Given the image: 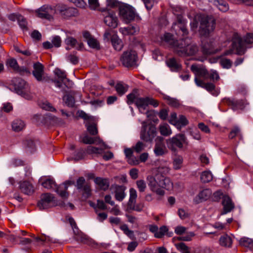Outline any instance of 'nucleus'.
Returning a JSON list of instances; mask_svg holds the SVG:
<instances>
[{"instance_id": "3c124183", "label": "nucleus", "mask_w": 253, "mask_h": 253, "mask_svg": "<svg viewBox=\"0 0 253 253\" xmlns=\"http://www.w3.org/2000/svg\"><path fill=\"white\" fill-rule=\"evenodd\" d=\"M6 65L15 71L18 69V67L19 66L16 60L14 58L8 59L6 62Z\"/></svg>"}, {"instance_id": "72a5a7b5", "label": "nucleus", "mask_w": 253, "mask_h": 253, "mask_svg": "<svg viewBox=\"0 0 253 253\" xmlns=\"http://www.w3.org/2000/svg\"><path fill=\"white\" fill-rule=\"evenodd\" d=\"M111 42L112 45L115 50L120 51L123 48V42L117 35H113L112 36Z\"/></svg>"}, {"instance_id": "20e7f679", "label": "nucleus", "mask_w": 253, "mask_h": 253, "mask_svg": "<svg viewBox=\"0 0 253 253\" xmlns=\"http://www.w3.org/2000/svg\"><path fill=\"white\" fill-rule=\"evenodd\" d=\"M74 182L71 181H67L62 185L56 187L55 181L51 179H46L42 182V185L43 187L50 189L52 188H56V192L63 198H67L68 196V194L67 192L68 186L73 184Z\"/></svg>"}, {"instance_id": "c9c22d12", "label": "nucleus", "mask_w": 253, "mask_h": 253, "mask_svg": "<svg viewBox=\"0 0 253 253\" xmlns=\"http://www.w3.org/2000/svg\"><path fill=\"white\" fill-rule=\"evenodd\" d=\"M239 244L242 247L249 249H253V240L247 237H243L239 240Z\"/></svg>"}, {"instance_id": "c03bdc74", "label": "nucleus", "mask_w": 253, "mask_h": 253, "mask_svg": "<svg viewBox=\"0 0 253 253\" xmlns=\"http://www.w3.org/2000/svg\"><path fill=\"white\" fill-rule=\"evenodd\" d=\"M115 88L118 93L122 95L126 92L128 86L125 84L119 83L116 84Z\"/></svg>"}, {"instance_id": "49530a36", "label": "nucleus", "mask_w": 253, "mask_h": 253, "mask_svg": "<svg viewBox=\"0 0 253 253\" xmlns=\"http://www.w3.org/2000/svg\"><path fill=\"white\" fill-rule=\"evenodd\" d=\"M120 229L124 232V234L127 235L131 239H134V235L133 231L132 230L129 229L126 224H124L121 225Z\"/></svg>"}, {"instance_id": "603ef678", "label": "nucleus", "mask_w": 253, "mask_h": 253, "mask_svg": "<svg viewBox=\"0 0 253 253\" xmlns=\"http://www.w3.org/2000/svg\"><path fill=\"white\" fill-rule=\"evenodd\" d=\"M139 97H137V95L136 94V92H135V91H133L132 93L127 95V104L129 105H130L133 103H134L135 104L136 100Z\"/></svg>"}, {"instance_id": "4be33fe9", "label": "nucleus", "mask_w": 253, "mask_h": 253, "mask_svg": "<svg viewBox=\"0 0 253 253\" xmlns=\"http://www.w3.org/2000/svg\"><path fill=\"white\" fill-rule=\"evenodd\" d=\"M74 238L77 241L89 245L92 244V240L78 228L76 230L74 229Z\"/></svg>"}, {"instance_id": "8fccbe9b", "label": "nucleus", "mask_w": 253, "mask_h": 253, "mask_svg": "<svg viewBox=\"0 0 253 253\" xmlns=\"http://www.w3.org/2000/svg\"><path fill=\"white\" fill-rule=\"evenodd\" d=\"M195 235V234L193 232H187L186 234L178 237V239L181 241H190Z\"/></svg>"}, {"instance_id": "ddd939ff", "label": "nucleus", "mask_w": 253, "mask_h": 253, "mask_svg": "<svg viewBox=\"0 0 253 253\" xmlns=\"http://www.w3.org/2000/svg\"><path fill=\"white\" fill-rule=\"evenodd\" d=\"M57 12H59L64 18L76 16L79 14L77 8L68 7L64 5H57Z\"/></svg>"}, {"instance_id": "aec40b11", "label": "nucleus", "mask_w": 253, "mask_h": 253, "mask_svg": "<svg viewBox=\"0 0 253 253\" xmlns=\"http://www.w3.org/2000/svg\"><path fill=\"white\" fill-rule=\"evenodd\" d=\"M191 70L194 73L195 77L204 79L208 78L209 72L203 66L194 64L191 66Z\"/></svg>"}, {"instance_id": "c756f323", "label": "nucleus", "mask_w": 253, "mask_h": 253, "mask_svg": "<svg viewBox=\"0 0 253 253\" xmlns=\"http://www.w3.org/2000/svg\"><path fill=\"white\" fill-rule=\"evenodd\" d=\"M95 184L102 190L105 191L109 187L110 183L109 180L101 177H96L94 179Z\"/></svg>"}, {"instance_id": "a211bd4d", "label": "nucleus", "mask_w": 253, "mask_h": 253, "mask_svg": "<svg viewBox=\"0 0 253 253\" xmlns=\"http://www.w3.org/2000/svg\"><path fill=\"white\" fill-rule=\"evenodd\" d=\"M232 45L233 49L236 50L237 54H242L244 53V43L238 34H235L234 35Z\"/></svg>"}, {"instance_id": "9b49d317", "label": "nucleus", "mask_w": 253, "mask_h": 253, "mask_svg": "<svg viewBox=\"0 0 253 253\" xmlns=\"http://www.w3.org/2000/svg\"><path fill=\"white\" fill-rule=\"evenodd\" d=\"M38 16L42 19L48 20L53 19L54 14L57 13V8L50 5H44L40 8L37 11Z\"/></svg>"}, {"instance_id": "39448f33", "label": "nucleus", "mask_w": 253, "mask_h": 253, "mask_svg": "<svg viewBox=\"0 0 253 253\" xmlns=\"http://www.w3.org/2000/svg\"><path fill=\"white\" fill-rule=\"evenodd\" d=\"M156 126L152 124H146L145 122L142 123V126L140 131V137L141 140L146 142H152L157 135Z\"/></svg>"}, {"instance_id": "4d7b16f0", "label": "nucleus", "mask_w": 253, "mask_h": 253, "mask_svg": "<svg viewBox=\"0 0 253 253\" xmlns=\"http://www.w3.org/2000/svg\"><path fill=\"white\" fill-rule=\"evenodd\" d=\"M18 22L20 27L23 30L27 29V22L23 16L18 15Z\"/></svg>"}, {"instance_id": "6e6d98bb", "label": "nucleus", "mask_w": 253, "mask_h": 253, "mask_svg": "<svg viewBox=\"0 0 253 253\" xmlns=\"http://www.w3.org/2000/svg\"><path fill=\"white\" fill-rule=\"evenodd\" d=\"M170 170V169L168 166H161L158 168V173L160 175H166L168 174Z\"/></svg>"}, {"instance_id": "052dcab7", "label": "nucleus", "mask_w": 253, "mask_h": 253, "mask_svg": "<svg viewBox=\"0 0 253 253\" xmlns=\"http://www.w3.org/2000/svg\"><path fill=\"white\" fill-rule=\"evenodd\" d=\"M87 130L92 135H95L98 133L97 128L95 124H90L87 126Z\"/></svg>"}, {"instance_id": "a18cd8bd", "label": "nucleus", "mask_w": 253, "mask_h": 253, "mask_svg": "<svg viewBox=\"0 0 253 253\" xmlns=\"http://www.w3.org/2000/svg\"><path fill=\"white\" fill-rule=\"evenodd\" d=\"M213 4L219 10L222 12H225L229 9L228 4L225 2H221L217 0H214L213 1Z\"/></svg>"}, {"instance_id": "0e129e2a", "label": "nucleus", "mask_w": 253, "mask_h": 253, "mask_svg": "<svg viewBox=\"0 0 253 253\" xmlns=\"http://www.w3.org/2000/svg\"><path fill=\"white\" fill-rule=\"evenodd\" d=\"M188 124V121L186 118L183 115H180L178 119L177 124L176 125L177 126H185Z\"/></svg>"}, {"instance_id": "e2e57ef3", "label": "nucleus", "mask_w": 253, "mask_h": 253, "mask_svg": "<svg viewBox=\"0 0 253 253\" xmlns=\"http://www.w3.org/2000/svg\"><path fill=\"white\" fill-rule=\"evenodd\" d=\"M88 45L93 48H99V44L98 41L93 38L88 39L87 41Z\"/></svg>"}, {"instance_id": "5701e85b", "label": "nucleus", "mask_w": 253, "mask_h": 253, "mask_svg": "<svg viewBox=\"0 0 253 253\" xmlns=\"http://www.w3.org/2000/svg\"><path fill=\"white\" fill-rule=\"evenodd\" d=\"M33 68V75L36 79L39 82L43 81L44 66L40 62H36L34 63Z\"/></svg>"}, {"instance_id": "09e8293b", "label": "nucleus", "mask_w": 253, "mask_h": 253, "mask_svg": "<svg viewBox=\"0 0 253 253\" xmlns=\"http://www.w3.org/2000/svg\"><path fill=\"white\" fill-rule=\"evenodd\" d=\"M65 101V104L70 107H73L75 104L74 98L71 95H65L63 98Z\"/></svg>"}, {"instance_id": "bb28decb", "label": "nucleus", "mask_w": 253, "mask_h": 253, "mask_svg": "<svg viewBox=\"0 0 253 253\" xmlns=\"http://www.w3.org/2000/svg\"><path fill=\"white\" fill-rule=\"evenodd\" d=\"M222 103L231 106L233 110L241 109L244 106V102L242 100H235L226 98L222 100Z\"/></svg>"}, {"instance_id": "9d476101", "label": "nucleus", "mask_w": 253, "mask_h": 253, "mask_svg": "<svg viewBox=\"0 0 253 253\" xmlns=\"http://www.w3.org/2000/svg\"><path fill=\"white\" fill-rule=\"evenodd\" d=\"M149 105H152L156 107L159 104L156 100L149 97H139L136 100L135 105L141 113H144V111L147 109Z\"/></svg>"}, {"instance_id": "4468645a", "label": "nucleus", "mask_w": 253, "mask_h": 253, "mask_svg": "<svg viewBox=\"0 0 253 253\" xmlns=\"http://www.w3.org/2000/svg\"><path fill=\"white\" fill-rule=\"evenodd\" d=\"M104 22L109 27L115 28L118 24V19L115 12L112 10L105 11L103 13Z\"/></svg>"}, {"instance_id": "2f4dec72", "label": "nucleus", "mask_w": 253, "mask_h": 253, "mask_svg": "<svg viewBox=\"0 0 253 253\" xmlns=\"http://www.w3.org/2000/svg\"><path fill=\"white\" fill-rule=\"evenodd\" d=\"M65 42L67 45H70L71 47L76 48L78 50L81 49L84 45L83 43H78L76 39L72 37H67Z\"/></svg>"}, {"instance_id": "2eb2a0df", "label": "nucleus", "mask_w": 253, "mask_h": 253, "mask_svg": "<svg viewBox=\"0 0 253 253\" xmlns=\"http://www.w3.org/2000/svg\"><path fill=\"white\" fill-rule=\"evenodd\" d=\"M76 187L78 189L83 191V196L88 198L91 195V189L89 184L86 183L84 177H80L77 181Z\"/></svg>"}, {"instance_id": "f3484780", "label": "nucleus", "mask_w": 253, "mask_h": 253, "mask_svg": "<svg viewBox=\"0 0 253 253\" xmlns=\"http://www.w3.org/2000/svg\"><path fill=\"white\" fill-rule=\"evenodd\" d=\"M164 138L158 136L156 140V144L154 149V154L156 156H162L167 153V149L163 143Z\"/></svg>"}, {"instance_id": "a19ab883", "label": "nucleus", "mask_w": 253, "mask_h": 253, "mask_svg": "<svg viewBox=\"0 0 253 253\" xmlns=\"http://www.w3.org/2000/svg\"><path fill=\"white\" fill-rule=\"evenodd\" d=\"M137 197V192L135 189L133 188H131L129 189V198L128 202V205L132 207L136 202V199Z\"/></svg>"}, {"instance_id": "f8f14e48", "label": "nucleus", "mask_w": 253, "mask_h": 253, "mask_svg": "<svg viewBox=\"0 0 253 253\" xmlns=\"http://www.w3.org/2000/svg\"><path fill=\"white\" fill-rule=\"evenodd\" d=\"M172 29L176 34H182V36H187L188 31L186 27V21L181 15L177 17V20L173 24Z\"/></svg>"}, {"instance_id": "4c0bfd02", "label": "nucleus", "mask_w": 253, "mask_h": 253, "mask_svg": "<svg viewBox=\"0 0 253 253\" xmlns=\"http://www.w3.org/2000/svg\"><path fill=\"white\" fill-rule=\"evenodd\" d=\"M167 65L173 71H177L181 69V65L174 58L169 59L167 61Z\"/></svg>"}, {"instance_id": "f03ea898", "label": "nucleus", "mask_w": 253, "mask_h": 253, "mask_svg": "<svg viewBox=\"0 0 253 253\" xmlns=\"http://www.w3.org/2000/svg\"><path fill=\"white\" fill-rule=\"evenodd\" d=\"M198 51L197 45L191 43V40L188 38L181 40L179 44L175 46V53L181 57L193 55Z\"/></svg>"}, {"instance_id": "7ed1b4c3", "label": "nucleus", "mask_w": 253, "mask_h": 253, "mask_svg": "<svg viewBox=\"0 0 253 253\" xmlns=\"http://www.w3.org/2000/svg\"><path fill=\"white\" fill-rule=\"evenodd\" d=\"M12 82L14 89L18 94L28 100L32 98L30 86L26 81L21 78H15Z\"/></svg>"}, {"instance_id": "7c9ffc66", "label": "nucleus", "mask_w": 253, "mask_h": 253, "mask_svg": "<svg viewBox=\"0 0 253 253\" xmlns=\"http://www.w3.org/2000/svg\"><path fill=\"white\" fill-rule=\"evenodd\" d=\"M164 41L168 44H169L171 47L173 48L174 52H175V46L179 44L181 40L179 41H175L173 39V36L169 33H166L163 37Z\"/></svg>"}, {"instance_id": "c85d7f7f", "label": "nucleus", "mask_w": 253, "mask_h": 253, "mask_svg": "<svg viewBox=\"0 0 253 253\" xmlns=\"http://www.w3.org/2000/svg\"><path fill=\"white\" fill-rule=\"evenodd\" d=\"M119 31L124 35H134L139 32V28L137 26L130 25L127 27L121 28Z\"/></svg>"}, {"instance_id": "473e14b6", "label": "nucleus", "mask_w": 253, "mask_h": 253, "mask_svg": "<svg viewBox=\"0 0 253 253\" xmlns=\"http://www.w3.org/2000/svg\"><path fill=\"white\" fill-rule=\"evenodd\" d=\"M82 142L86 144H95L99 145L101 144L102 140L99 137H91L86 135L83 137Z\"/></svg>"}, {"instance_id": "6e6552de", "label": "nucleus", "mask_w": 253, "mask_h": 253, "mask_svg": "<svg viewBox=\"0 0 253 253\" xmlns=\"http://www.w3.org/2000/svg\"><path fill=\"white\" fill-rule=\"evenodd\" d=\"M119 13L121 18L126 23H129L135 18V12L131 6L123 4L119 6Z\"/></svg>"}, {"instance_id": "6ab92c4d", "label": "nucleus", "mask_w": 253, "mask_h": 253, "mask_svg": "<svg viewBox=\"0 0 253 253\" xmlns=\"http://www.w3.org/2000/svg\"><path fill=\"white\" fill-rule=\"evenodd\" d=\"M53 197L50 194H42L41 200L38 203V207L40 210L46 209L51 207Z\"/></svg>"}, {"instance_id": "393cba45", "label": "nucleus", "mask_w": 253, "mask_h": 253, "mask_svg": "<svg viewBox=\"0 0 253 253\" xmlns=\"http://www.w3.org/2000/svg\"><path fill=\"white\" fill-rule=\"evenodd\" d=\"M202 49L203 54L205 55L212 54L217 52V50L214 48L213 42H202Z\"/></svg>"}, {"instance_id": "e433bc0d", "label": "nucleus", "mask_w": 253, "mask_h": 253, "mask_svg": "<svg viewBox=\"0 0 253 253\" xmlns=\"http://www.w3.org/2000/svg\"><path fill=\"white\" fill-rule=\"evenodd\" d=\"M159 129L161 134L165 136H169L172 133V131L167 124H161L159 126Z\"/></svg>"}, {"instance_id": "423d86ee", "label": "nucleus", "mask_w": 253, "mask_h": 253, "mask_svg": "<svg viewBox=\"0 0 253 253\" xmlns=\"http://www.w3.org/2000/svg\"><path fill=\"white\" fill-rule=\"evenodd\" d=\"M215 22L214 19L208 16L201 17L199 33L201 35L207 37L215 28Z\"/></svg>"}, {"instance_id": "f704fd0d", "label": "nucleus", "mask_w": 253, "mask_h": 253, "mask_svg": "<svg viewBox=\"0 0 253 253\" xmlns=\"http://www.w3.org/2000/svg\"><path fill=\"white\" fill-rule=\"evenodd\" d=\"M183 158L180 155H175L173 158V168L175 170L180 169L182 167Z\"/></svg>"}, {"instance_id": "680f3d73", "label": "nucleus", "mask_w": 253, "mask_h": 253, "mask_svg": "<svg viewBox=\"0 0 253 253\" xmlns=\"http://www.w3.org/2000/svg\"><path fill=\"white\" fill-rule=\"evenodd\" d=\"M85 156V152L83 149H80L74 155V160L76 161H79L83 159Z\"/></svg>"}, {"instance_id": "b1692460", "label": "nucleus", "mask_w": 253, "mask_h": 253, "mask_svg": "<svg viewBox=\"0 0 253 253\" xmlns=\"http://www.w3.org/2000/svg\"><path fill=\"white\" fill-rule=\"evenodd\" d=\"M19 187L21 192L27 195H31L35 192L34 186L27 181L20 182Z\"/></svg>"}, {"instance_id": "bf43d9fd", "label": "nucleus", "mask_w": 253, "mask_h": 253, "mask_svg": "<svg viewBox=\"0 0 253 253\" xmlns=\"http://www.w3.org/2000/svg\"><path fill=\"white\" fill-rule=\"evenodd\" d=\"M220 63L222 67L224 68L229 69L232 66V61L227 58H222L220 60Z\"/></svg>"}, {"instance_id": "dca6fc26", "label": "nucleus", "mask_w": 253, "mask_h": 253, "mask_svg": "<svg viewBox=\"0 0 253 253\" xmlns=\"http://www.w3.org/2000/svg\"><path fill=\"white\" fill-rule=\"evenodd\" d=\"M110 189L112 193L115 195V198L118 201H122L126 196L125 193L126 187L123 185L113 184L111 186Z\"/></svg>"}, {"instance_id": "a878e982", "label": "nucleus", "mask_w": 253, "mask_h": 253, "mask_svg": "<svg viewBox=\"0 0 253 253\" xmlns=\"http://www.w3.org/2000/svg\"><path fill=\"white\" fill-rule=\"evenodd\" d=\"M223 206V211L221 214L230 212L234 208V204L228 196H224L222 202Z\"/></svg>"}, {"instance_id": "ea45409f", "label": "nucleus", "mask_w": 253, "mask_h": 253, "mask_svg": "<svg viewBox=\"0 0 253 253\" xmlns=\"http://www.w3.org/2000/svg\"><path fill=\"white\" fill-rule=\"evenodd\" d=\"M204 88L215 96H217L220 92L219 90L216 89L215 85L211 83H206Z\"/></svg>"}, {"instance_id": "864d4df0", "label": "nucleus", "mask_w": 253, "mask_h": 253, "mask_svg": "<svg viewBox=\"0 0 253 253\" xmlns=\"http://www.w3.org/2000/svg\"><path fill=\"white\" fill-rule=\"evenodd\" d=\"M146 145L142 142L138 141L133 147V150L137 153H140L144 150Z\"/></svg>"}, {"instance_id": "69168bd1", "label": "nucleus", "mask_w": 253, "mask_h": 253, "mask_svg": "<svg viewBox=\"0 0 253 253\" xmlns=\"http://www.w3.org/2000/svg\"><path fill=\"white\" fill-rule=\"evenodd\" d=\"M168 231V228L166 226H162L159 229L158 233L157 234V238H162Z\"/></svg>"}, {"instance_id": "79ce46f5", "label": "nucleus", "mask_w": 253, "mask_h": 253, "mask_svg": "<svg viewBox=\"0 0 253 253\" xmlns=\"http://www.w3.org/2000/svg\"><path fill=\"white\" fill-rule=\"evenodd\" d=\"M25 126L24 122L21 120H15L12 125V129L15 131L22 130Z\"/></svg>"}, {"instance_id": "1a4fd4ad", "label": "nucleus", "mask_w": 253, "mask_h": 253, "mask_svg": "<svg viewBox=\"0 0 253 253\" xmlns=\"http://www.w3.org/2000/svg\"><path fill=\"white\" fill-rule=\"evenodd\" d=\"M186 138L184 134L179 133L169 139L167 145L169 149L172 151H176V148H182L183 144L186 143Z\"/></svg>"}, {"instance_id": "412c9836", "label": "nucleus", "mask_w": 253, "mask_h": 253, "mask_svg": "<svg viewBox=\"0 0 253 253\" xmlns=\"http://www.w3.org/2000/svg\"><path fill=\"white\" fill-rule=\"evenodd\" d=\"M212 192L208 188L201 190L194 199L196 204H199L208 200L211 196Z\"/></svg>"}, {"instance_id": "cd10ccee", "label": "nucleus", "mask_w": 253, "mask_h": 253, "mask_svg": "<svg viewBox=\"0 0 253 253\" xmlns=\"http://www.w3.org/2000/svg\"><path fill=\"white\" fill-rule=\"evenodd\" d=\"M100 144H102L101 148H97L92 146H89L86 148V152L88 154H102L103 151L107 148V146L102 141Z\"/></svg>"}, {"instance_id": "de8ad7c7", "label": "nucleus", "mask_w": 253, "mask_h": 253, "mask_svg": "<svg viewBox=\"0 0 253 253\" xmlns=\"http://www.w3.org/2000/svg\"><path fill=\"white\" fill-rule=\"evenodd\" d=\"M54 73L62 82L64 80L69 82V80L66 78V74L65 71L59 68H56L54 71Z\"/></svg>"}, {"instance_id": "774afa93", "label": "nucleus", "mask_w": 253, "mask_h": 253, "mask_svg": "<svg viewBox=\"0 0 253 253\" xmlns=\"http://www.w3.org/2000/svg\"><path fill=\"white\" fill-rule=\"evenodd\" d=\"M51 42L52 45H53L54 46L58 47L61 45V40L59 36H56L53 38Z\"/></svg>"}, {"instance_id": "13d9d810", "label": "nucleus", "mask_w": 253, "mask_h": 253, "mask_svg": "<svg viewBox=\"0 0 253 253\" xmlns=\"http://www.w3.org/2000/svg\"><path fill=\"white\" fill-rule=\"evenodd\" d=\"M208 78L213 81H218L220 79L218 72L214 70H211L209 72Z\"/></svg>"}, {"instance_id": "0eeeda50", "label": "nucleus", "mask_w": 253, "mask_h": 253, "mask_svg": "<svg viewBox=\"0 0 253 253\" xmlns=\"http://www.w3.org/2000/svg\"><path fill=\"white\" fill-rule=\"evenodd\" d=\"M138 57L137 54L133 50H127L122 54L120 61L126 67H132L136 65Z\"/></svg>"}, {"instance_id": "58836bf2", "label": "nucleus", "mask_w": 253, "mask_h": 253, "mask_svg": "<svg viewBox=\"0 0 253 253\" xmlns=\"http://www.w3.org/2000/svg\"><path fill=\"white\" fill-rule=\"evenodd\" d=\"M219 244L221 246L225 247H230L232 244V241L230 236L224 235L220 238Z\"/></svg>"}, {"instance_id": "f257e3e1", "label": "nucleus", "mask_w": 253, "mask_h": 253, "mask_svg": "<svg viewBox=\"0 0 253 253\" xmlns=\"http://www.w3.org/2000/svg\"><path fill=\"white\" fill-rule=\"evenodd\" d=\"M150 190L158 196L160 200L165 194L163 189L170 190L173 188V183L169 177L156 174L155 177L149 176L147 178Z\"/></svg>"}, {"instance_id": "338daca9", "label": "nucleus", "mask_w": 253, "mask_h": 253, "mask_svg": "<svg viewBox=\"0 0 253 253\" xmlns=\"http://www.w3.org/2000/svg\"><path fill=\"white\" fill-rule=\"evenodd\" d=\"M175 246L177 249L180 251L182 253H184L189 250L188 247H187L184 243H179L175 244Z\"/></svg>"}, {"instance_id": "5fc2aeb1", "label": "nucleus", "mask_w": 253, "mask_h": 253, "mask_svg": "<svg viewBox=\"0 0 253 253\" xmlns=\"http://www.w3.org/2000/svg\"><path fill=\"white\" fill-rule=\"evenodd\" d=\"M137 187L140 192H143L146 188V183L144 180H138L136 182Z\"/></svg>"}, {"instance_id": "37998d69", "label": "nucleus", "mask_w": 253, "mask_h": 253, "mask_svg": "<svg viewBox=\"0 0 253 253\" xmlns=\"http://www.w3.org/2000/svg\"><path fill=\"white\" fill-rule=\"evenodd\" d=\"M212 174L210 171H203L201 175V180L203 183H208L212 179Z\"/></svg>"}]
</instances>
